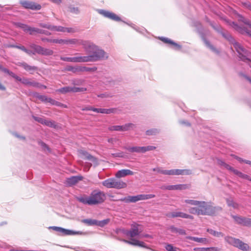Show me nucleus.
Segmentation results:
<instances>
[{
	"mask_svg": "<svg viewBox=\"0 0 251 251\" xmlns=\"http://www.w3.org/2000/svg\"><path fill=\"white\" fill-rule=\"evenodd\" d=\"M139 225L136 224L131 225V228L129 230H127L125 232L127 236H129L131 238L138 236L141 232V230L139 228Z\"/></svg>",
	"mask_w": 251,
	"mask_h": 251,
	"instance_id": "14",
	"label": "nucleus"
},
{
	"mask_svg": "<svg viewBox=\"0 0 251 251\" xmlns=\"http://www.w3.org/2000/svg\"><path fill=\"white\" fill-rule=\"evenodd\" d=\"M155 147L152 146H149L147 147H143V152L144 153L147 151H152L155 149Z\"/></svg>",
	"mask_w": 251,
	"mask_h": 251,
	"instance_id": "58",
	"label": "nucleus"
},
{
	"mask_svg": "<svg viewBox=\"0 0 251 251\" xmlns=\"http://www.w3.org/2000/svg\"><path fill=\"white\" fill-rule=\"evenodd\" d=\"M99 12L100 14H101L104 17L108 18L111 20L115 21H120L121 20V19L119 17L117 16L114 13L111 12L110 11L104 10H99Z\"/></svg>",
	"mask_w": 251,
	"mask_h": 251,
	"instance_id": "19",
	"label": "nucleus"
},
{
	"mask_svg": "<svg viewBox=\"0 0 251 251\" xmlns=\"http://www.w3.org/2000/svg\"><path fill=\"white\" fill-rule=\"evenodd\" d=\"M49 103H50L51 105H56L57 106L62 105L61 104V102L57 101L50 98H49Z\"/></svg>",
	"mask_w": 251,
	"mask_h": 251,
	"instance_id": "56",
	"label": "nucleus"
},
{
	"mask_svg": "<svg viewBox=\"0 0 251 251\" xmlns=\"http://www.w3.org/2000/svg\"><path fill=\"white\" fill-rule=\"evenodd\" d=\"M37 33L44 34L46 35H50L51 34L50 32L39 28H38Z\"/></svg>",
	"mask_w": 251,
	"mask_h": 251,
	"instance_id": "61",
	"label": "nucleus"
},
{
	"mask_svg": "<svg viewBox=\"0 0 251 251\" xmlns=\"http://www.w3.org/2000/svg\"><path fill=\"white\" fill-rule=\"evenodd\" d=\"M114 178H108L102 182V184L108 188H113Z\"/></svg>",
	"mask_w": 251,
	"mask_h": 251,
	"instance_id": "32",
	"label": "nucleus"
},
{
	"mask_svg": "<svg viewBox=\"0 0 251 251\" xmlns=\"http://www.w3.org/2000/svg\"><path fill=\"white\" fill-rule=\"evenodd\" d=\"M189 212L192 214L200 215L201 214H204L201 210H199L198 207H192L189 209Z\"/></svg>",
	"mask_w": 251,
	"mask_h": 251,
	"instance_id": "36",
	"label": "nucleus"
},
{
	"mask_svg": "<svg viewBox=\"0 0 251 251\" xmlns=\"http://www.w3.org/2000/svg\"><path fill=\"white\" fill-rule=\"evenodd\" d=\"M242 4L245 7L251 11V3L250 2H242Z\"/></svg>",
	"mask_w": 251,
	"mask_h": 251,
	"instance_id": "64",
	"label": "nucleus"
},
{
	"mask_svg": "<svg viewBox=\"0 0 251 251\" xmlns=\"http://www.w3.org/2000/svg\"><path fill=\"white\" fill-rule=\"evenodd\" d=\"M189 186L188 184H176L173 185H164L161 187V189L163 190H185L189 188Z\"/></svg>",
	"mask_w": 251,
	"mask_h": 251,
	"instance_id": "16",
	"label": "nucleus"
},
{
	"mask_svg": "<svg viewBox=\"0 0 251 251\" xmlns=\"http://www.w3.org/2000/svg\"><path fill=\"white\" fill-rule=\"evenodd\" d=\"M105 199L104 193L98 190L93 191L89 196L83 195L76 197L78 201L88 205H94L102 203Z\"/></svg>",
	"mask_w": 251,
	"mask_h": 251,
	"instance_id": "1",
	"label": "nucleus"
},
{
	"mask_svg": "<svg viewBox=\"0 0 251 251\" xmlns=\"http://www.w3.org/2000/svg\"><path fill=\"white\" fill-rule=\"evenodd\" d=\"M60 59L63 61L73 63L88 62L86 56H78L72 57L61 56Z\"/></svg>",
	"mask_w": 251,
	"mask_h": 251,
	"instance_id": "9",
	"label": "nucleus"
},
{
	"mask_svg": "<svg viewBox=\"0 0 251 251\" xmlns=\"http://www.w3.org/2000/svg\"><path fill=\"white\" fill-rule=\"evenodd\" d=\"M186 238L197 242L203 243V244H207L209 242L208 240L206 238H199L197 237L187 236Z\"/></svg>",
	"mask_w": 251,
	"mask_h": 251,
	"instance_id": "29",
	"label": "nucleus"
},
{
	"mask_svg": "<svg viewBox=\"0 0 251 251\" xmlns=\"http://www.w3.org/2000/svg\"><path fill=\"white\" fill-rule=\"evenodd\" d=\"M192 171L190 169H172L169 170V176L190 175Z\"/></svg>",
	"mask_w": 251,
	"mask_h": 251,
	"instance_id": "15",
	"label": "nucleus"
},
{
	"mask_svg": "<svg viewBox=\"0 0 251 251\" xmlns=\"http://www.w3.org/2000/svg\"><path fill=\"white\" fill-rule=\"evenodd\" d=\"M239 20L244 23L245 25H248L249 27L240 26L233 22H230L229 24L239 33L243 34H247L251 37V23L250 21L242 16H239Z\"/></svg>",
	"mask_w": 251,
	"mask_h": 251,
	"instance_id": "3",
	"label": "nucleus"
},
{
	"mask_svg": "<svg viewBox=\"0 0 251 251\" xmlns=\"http://www.w3.org/2000/svg\"><path fill=\"white\" fill-rule=\"evenodd\" d=\"M231 216L233 219L234 222L236 224L243 226H246V223L247 218L238 215H231Z\"/></svg>",
	"mask_w": 251,
	"mask_h": 251,
	"instance_id": "25",
	"label": "nucleus"
},
{
	"mask_svg": "<svg viewBox=\"0 0 251 251\" xmlns=\"http://www.w3.org/2000/svg\"><path fill=\"white\" fill-rule=\"evenodd\" d=\"M135 126L132 123L126 124L123 126H109L108 129L111 131H127Z\"/></svg>",
	"mask_w": 251,
	"mask_h": 251,
	"instance_id": "12",
	"label": "nucleus"
},
{
	"mask_svg": "<svg viewBox=\"0 0 251 251\" xmlns=\"http://www.w3.org/2000/svg\"><path fill=\"white\" fill-rule=\"evenodd\" d=\"M40 26L42 27L46 28L50 30H52V26H53L52 25L46 24H40Z\"/></svg>",
	"mask_w": 251,
	"mask_h": 251,
	"instance_id": "60",
	"label": "nucleus"
},
{
	"mask_svg": "<svg viewBox=\"0 0 251 251\" xmlns=\"http://www.w3.org/2000/svg\"><path fill=\"white\" fill-rule=\"evenodd\" d=\"M165 249L167 251H176L177 250V248L174 247L172 244L166 245Z\"/></svg>",
	"mask_w": 251,
	"mask_h": 251,
	"instance_id": "54",
	"label": "nucleus"
},
{
	"mask_svg": "<svg viewBox=\"0 0 251 251\" xmlns=\"http://www.w3.org/2000/svg\"><path fill=\"white\" fill-rule=\"evenodd\" d=\"M113 182V188L120 189L125 188L127 186L126 183L121 180L117 179L114 178Z\"/></svg>",
	"mask_w": 251,
	"mask_h": 251,
	"instance_id": "27",
	"label": "nucleus"
},
{
	"mask_svg": "<svg viewBox=\"0 0 251 251\" xmlns=\"http://www.w3.org/2000/svg\"><path fill=\"white\" fill-rule=\"evenodd\" d=\"M20 3L25 9L32 10H39L41 9V5L37 3L28 0H20Z\"/></svg>",
	"mask_w": 251,
	"mask_h": 251,
	"instance_id": "8",
	"label": "nucleus"
},
{
	"mask_svg": "<svg viewBox=\"0 0 251 251\" xmlns=\"http://www.w3.org/2000/svg\"><path fill=\"white\" fill-rule=\"evenodd\" d=\"M122 241L126 243H127V244H128L129 245H131L133 246H138V247H142V248H146V249L149 248L144 242L140 241L138 240H136V239H135L133 238H131L130 239V240H127L123 239Z\"/></svg>",
	"mask_w": 251,
	"mask_h": 251,
	"instance_id": "20",
	"label": "nucleus"
},
{
	"mask_svg": "<svg viewBox=\"0 0 251 251\" xmlns=\"http://www.w3.org/2000/svg\"><path fill=\"white\" fill-rule=\"evenodd\" d=\"M20 65L27 71H34L37 69L36 67L30 66L25 62L21 63Z\"/></svg>",
	"mask_w": 251,
	"mask_h": 251,
	"instance_id": "37",
	"label": "nucleus"
},
{
	"mask_svg": "<svg viewBox=\"0 0 251 251\" xmlns=\"http://www.w3.org/2000/svg\"><path fill=\"white\" fill-rule=\"evenodd\" d=\"M117 109L115 108H110V109H105V108H94L93 109V111L98 113H102V114H110L112 113H116Z\"/></svg>",
	"mask_w": 251,
	"mask_h": 251,
	"instance_id": "26",
	"label": "nucleus"
},
{
	"mask_svg": "<svg viewBox=\"0 0 251 251\" xmlns=\"http://www.w3.org/2000/svg\"><path fill=\"white\" fill-rule=\"evenodd\" d=\"M83 177L82 176H73L67 178L66 179V184L69 186H73L77 183L78 181L82 180Z\"/></svg>",
	"mask_w": 251,
	"mask_h": 251,
	"instance_id": "21",
	"label": "nucleus"
},
{
	"mask_svg": "<svg viewBox=\"0 0 251 251\" xmlns=\"http://www.w3.org/2000/svg\"><path fill=\"white\" fill-rule=\"evenodd\" d=\"M20 82L25 85L32 86L36 88L40 86L39 82L31 80V79L26 78H21Z\"/></svg>",
	"mask_w": 251,
	"mask_h": 251,
	"instance_id": "23",
	"label": "nucleus"
},
{
	"mask_svg": "<svg viewBox=\"0 0 251 251\" xmlns=\"http://www.w3.org/2000/svg\"><path fill=\"white\" fill-rule=\"evenodd\" d=\"M49 228L52 229L53 230L58 232L59 235L61 236L75 235L79 233V232H76L72 230L67 229L61 227L55 226H50Z\"/></svg>",
	"mask_w": 251,
	"mask_h": 251,
	"instance_id": "11",
	"label": "nucleus"
},
{
	"mask_svg": "<svg viewBox=\"0 0 251 251\" xmlns=\"http://www.w3.org/2000/svg\"><path fill=\"white\" fill-rule=\"evenodd\" d=\"M56 92L62 94H66L69 92H71L70 86H66L56 90Z\"/></svg>",
	"mask_w": 251,
	"mask_h": 251,
	"instance_id": "43",
	"label": "nucleus"
},
{
	"mask_svg": "<svg viewBox=\"0 0 251 251\" xmlns=\"http://www.w3.org/2000/svg\"><path fill=\"white\" fill-rule=\"evenodd\" d=\"M239 177L251 181V177L250 176H248L247 175L244 174L242 173L240 174Z\"/></svg>",
	"mask_w": 251,
	"mask_h": 251,
	"instance_id": "63",
	"label": "nucleus"
},
{
	"mask_svg": "<svg viewBox=\"0 0 251 251\" xmlns=\"http://www.w3.org/2000/svg\"><path fill=\"white\" fill-rule=\"evenodd\" d=\"M134 172L128 169H123L118 171L115 176L117 178H121L128 175H133Z\"/></svg>",
	"mask_w": 251,
	"mask_h": 251,
	"instance_id": "22",
	"label": "nucleus"
},
{
	"mask_svg": "<svg viewBox=\"0 0 251 251\" xmlns=\"http://www.w3.org/2000/svg\"><path fill=\"white\" fill-rule=\"evenodd\" d=\"M159 38L164 43L170 44L171 45L174 46V49L176 50H179L181 49V47L180 45H178L176 43L174 42L173 40H171L168 38L161 37H159Z\"/></svg>",
	"mask_w": 251,
	"mask_h": 251,
	"instance_id": "24",
	"label": "nucleus"
},
{
	"mask_svg": "<svg viewBox=\"0 0 251 251\" xmlns=\"http://www.w3.org/2000/svg\"><path fill=\"white\" fill-rule=\"evenodd\" d=\"M125 149L131 152L143 153V147H125Z\"/></svg>",
	"mask_w": 251,
	"mask_h": 251,
	"instance_id": "33",
	"label": "nucleus"
},
{
	"mask_svg": "<svg viewBox=\"0 0 251 251\" xmlns=\"http://www.w3.org/2000/svg\"><path fill=\"white\" fill-rule=\"evenodd\" d=\"M111 155L112 156L115 157L125 158L126 157L125 153L122 151L112 153Z\"/></svg>",
	"mask_w": 251,
	"mask_h": 251,
	"instance_id": "53",
	"label": "nucleus"
},
{
	"mask_svg": "<svg viewBox=\"0 0 251 251\" xmlns=\"http://www.w3.org/2000/svg\"><path fill=\"white\" fill-rule=\"evenodd\" d=\"M146 133L147 135H155L159 133V130L156 128H152L147 130Z\"/></svg>",
	"mask_w": 251,
	"mask_h": 251,
	"instance_id": "45",
	"label": "nucleus"
},
{
	"mask_svg": "<svg viewBox=\"0 0 251 251\" xmlns=\"http://www.w3.org/2000/svg\"><path fill=\"white\" fill-rule=\"evenodd\" d=\"M83 40H78L77 39H66V44H76L81 45V42Z\"/></svg>",
	"mask_w": 251,
	"mask_h": 251,
	"instance_id": "40",
	"label": "nucleus"
},
{
	"mask_svg": "<svg viewBox=\"0 0 251 251\" xmlns=\"http://www.w3.org/2000/svg\"><path fill=\"white\" fill-rule=\"evenodd\" d=\"M79 155L84 159H86L88 160L92 161L95 165H98V160L97 159L90 154L87 151L83 150H80L78 151Z\"/></svg>",
	"mask_w": 251,
	"mask_h": 251,
	"instance_id": "17",
	"label": "nucleus"
},
{
	"mask_svg": "<svg viewBox=\"0 0 251 251\" xmlns=\"http://www.w3.org/2000/svg\"><path fill=\"white\" fill-rule=\"evenodd\" d=\"M65 27L62 26H52V31H56L65 32Z\"/></svg>",
	"mask_w": 251,
	"mask_h": 251,
	"instance_id": "50",
	"label": "nucleus"
},
{
	"mask_svg": "<svg viewBox=\"0 0 251 251\" xmlns=\"http://www.w3.org/2000/svg\"><path fill=\"white\" fill-rule=\"evenodd\" d=\"M184 202L186 203L195 206H197V204H198L200 203L199 201L193 200H185L184 201Z\"/></svg>",
	"mask_w": 251,
	"mask_h": 251,
	"instance_id": "49",
	"label": "nucleus"
},
{
	"mask_svg": "<svg viewBox=\"0 0 251 251\" xmlns=\"http://www.w3.org/2000/svg\"><path fill=\"white\" fill-rule=\"evenodd\" d=\"M17 26L22 28L24 31H25L26 27H27V25H25L21 23H17L16 24Z\"/></svg>",
	"mask_w": 251,
	"mask_h": 251,
	"instance_id": "62",
	"label": "nucleus"
},
{
	"mask_svg": "<svg viewBox=\"0 0 251 251\" xmlns=\"http://www.w3.org/2000/svg\"><path fill=\"white\" fill-rule=\"evenodd\" d=\"M199 202L197 204L198 209L204 213L201 214V215H213L217 211L222 210L221 207L213 206L205 201H199Z\"/></svg>",
	"mask_w": 251,
	"mask_h": 251,
	"instance_id": "4",
	"label": "nucleus"
},
{
	"mask_svg": "<svg viewBox=\"0 0 251 251\" xmlns=\"http://www.w3.org/2000/svg\"><path fill=\"white\" fill-rule=\"evenodd\" d=\"M34 96L41 100L42 101L45 102H49V98L47 97L45 95H40L39 94L37 93H35L34 94Z\"/></svg>",
	"mask_w": 251,
	"mask_h": 251,
	"instance_id": "35",
	"label": "nucleus"
},
{
	"mask_svg": "<svg viewBox=\"0 0 251 251\" xmlns=\"http://www.w3.org/2000/svg\"><path fill=\"white\" fill-rule=\"evenodd\" d=\"M71 92H83L86 91V88L83 87H70Z\"/></svg>",
	"mask_w": 251,
	"mask_h": 251,
	"instance_id": "42",
	"label": "nucleus"
},
{
	"mask_svg": "<svg viewBox=\"0 0 251 251\" xmlns=\"http://www.w3.org/2000/svg\"><path fill=\"white\" fill-rule=\"evenodd\" d=\"M79 69H80V67H73L71 66H68L67 68V70L68 71H71L73 73H76V72H80Z\"/></svg>",
	"mask_w": 251,
	"mask_h": 251,
	"instance_id": "51",
	"label": "nucleus"
},
{
	"mask_svg": "<svg viewBox=\"0 0 251 251\" xmlns=\"http://www.w3.org/2000/svg\"><path fill=\"white\" fill-rule=\"evenodd\" d=\"M166 216L169 218H174L180 217L184 219H189L193 220L194 217L191 215L183 213L180 211H174L168 213Z\"/></svg>",
	"mask_w": 251,
	"mask_h": 251,
	"instance_id": "13",
	"label": "nucleus"
},
{
	"mask_svg": "<svg viewBox=\"0 0 251 251\" xmlns=\"http://www.w3.org/2000/svg\"><path fill=\"white\" fill-rule=\"evenodd\" d=\"M82 223L88 225V226H94L96 225L97 223V220L91 219H85L81 221Z\"/></svg>",
	"mask_w": 251,
	"mask_h": 251,
	"instance_id": "38",
	"label": "nucleus"
},
{
	"mask_svg": "<svg viewBox=\"0 0 251 251\" xmlns=\"http://www.w3.org/2000/svg\"><path fill=\"white\" fill-rule=\"evenodd\" d=\"M223 35L233 45L236 51L238 54L239 58L248 63L251 67V52L250 50L245 49L241 44L237 42L229 34L223 33Z\"/></svg>",
	"mask_w": 251,
	"mask_h": 251,
	"instance_id": "2",
	"label": "nucleus"
},
{
	"mask_svg": "<svg viewBox=\"0 0 251 251\" xmlns=\"http://www.w3.org/2000/svg\"><path fill=\"white\" fill-rule=\"evenodd\" d=\"M109 219H104L101 221L97 220L96 226H98L100 227H103L109 222Z\"/></svg>",
	"mask_w": 251,
	"mask_h": 251,
	"instance_id": "44",
	"label": "nucleus"
},
{
	"mask_svg": "<svg viewBox=\"0 0 251 251\" xmlns=\"http://www.w3.org/2000/svg\"><path fill=\"white\" fill-rule=\"evenodd\" d=\"M169 230L172 232L174 233H178L180 235H186V231L180 228H178L175 227L174 226H172L169 227Z\"/></svg>",
	"mask_w": 251,
	"mask_h": 251,
	"instance_id": "31",
	"label": "nucleus"
},
{
	"mask_svg": "<svg viewBox=\"0 0 251 251\" xmlns=\"http://www.w3.org/2000/svg\"><path fill=\"white\" fill-rule=\"evenodd\" d=\"M52 43L60 44H66V39H54L52 41Z\"/></svg>",
	"mask_w": 251,
	"mask_h": 251,
	"instance_id": "55",
	"label": "nucleus"
},
{
	"mask_svg": "<svg viewBox=\"0 0 251 251\" xmlns=\"http://www.w3.org/2000/svg\"><path fill=\"white\" fill-rule=\"evenodd\" d=\"M195 251H221V249L217 247H212L208 248H195Z\"/></svg>",
	"mask_w": 251,
	"mask_h": 251,
	"instance_id": "30",
	"label": "nucleus"
},
{
	"mask_svg": "<svg viewBox=\"0 0 251 251\" xmlns=\"http://www.w3.org/2000/svg\"><path fill=\"white\" fill-rule=\"evenodd\" d=\"M153 171H156L159 173L161 174H163L165 175H169V170H163L159 168H156L153 169Z\"/></svg>",
	"mask_w": 251,
	"mask_h": 251,
	"instance_id": "48",
	"label": "nucleus"
},
{
	"mask_svg": "<svg viewBox=\"0 0 251 251\" xmlns=\"http://www.w3.org/2000/svg\"><path fill=\"white\" fill-rule=\"evenodd\" d=\"M119 201H124L126 203H129V202H135L136 201H138V197L137 196H128L127 197H124L121 198L119 199Z\"/></svg>",
	"mask_w": 251,
	"mask_h": 251,
	"instance_id": "28",
	"label": "nucleus"
},
{
	"mask_svg": "<svg viewBox=\"0 0 251 251\" xmlns=\"http://www.w3.org/2000/svg\"><path fill=\"white\" fill-rule=\"evenodd\" d=\"M81 45L83 46L85 51L89 54H92L97 49V46L93 43L87 40H82Z\"/></svg>",
	"mask_w": 251,
	"mask_h": 251,
	"instance_id": "10",
	"label": "nucleus"
},
{
	"mask_svg": "<svg viewBox=\"0 0 251 251\" xmlns=\"http://www.w3.org/2000/svg\"><path fill=\"white\" fill-rule=\"evenodd\" d=\"M69 11L72 13L75 14H78L80 13V10L77 7H74L72 5H70L68 7Z\"/></svg>",
	"mask_w": 251,
	"mask_h": 251,
	"instance_id": "46",
	"label": "nucleus"
},
{
	"mask_svg": "<svg viewBox=\"0 0 251 251\" xmlns=\"http://www.w3.org/2000/svg\"><path fill=\"white\" fill-rule=\"evenodd\" d=\"M32 118L34 120L38 122V123L46 125L49 127H54L55 128L56 127V125L55 123L53 121L47 120L44 118L41 117H38L34 116H32Z\"/></svg>",
	"mask_w": 251,
	"mask_h": 251,
	"instance_id": "18",
	"label": "nucleus"
},
{
	"mask_svg": "<svg viewBox=\"0 0 251 251\" xmlns=\"http://www.w3.org/2000/svg\"><path fill=\"white\" fill-rule=\"evenodd\" d=\"M225 240L228 244L243 251H249L250 249V247L247 244L244 243L239 239L227 236L225 237Z\"/></svg>",
	"mask_w": 251,
	"mask_h": 251,
	"instance_id": "5",
	"label": "nucleus"
},
{
	"mask_svg": "<svg viewBox=\"0 0 251 251\" xmlns=\"http://www.w3.org/2000/svg\"><path fill=\"white\" fill-rule=\"evenodd\" d=\"M204 43L205 44L206 46L207 47L210 48L212 51H213L214 52H217V50H216V49L212 45H211L210 44L209 41H208L207 40L204 39Z\"/></svg>",
	"mask_w": 251,
	"mask_h": 251,
	"instance_id": "57",
	"label": "nucleus"
},
{
	"mask_svg": "<svg viewBox=\"0 0 251 251\" xmlns=\"http://www.w3.org/2000/svg\"><path fill=\"white\" fill-rule=\"evenodd\" d=\"M38 28L29 26L27 25V27L25 30V32L29 33L30 35H33L35 33H37Z\"/></svg>",
	"mask_w": 251,
	"mask_h": 251,
	"instance_id": "41",
	"label": "nucleus"
},
{
	"mask_svg": "<svg viewBox=\"0 0 251 251\" xmlns=\"http://www.w3.org/2000/svg\"><path fill=\"white\" fill-rule=\"evenodd\" d=\"M87 61L95 62L100 60L107 59L108 57L107 53L97 47V49L89 55H86Z\"/></svg>",
	"mask_w": 251,
	"mask_h": 251,
	"instance_id": "6",
	"label": "nucleus"
},
{
	"mask_svg": "<svg viewBox=\"0 0 251 251\" xmlns=\"http://www.w3.org/2000/svg\"><path fill=\"white\" fill-rule=\"evenodd\" d=\"M207 231L215 237H220L224 236V234L223 233L215 231L212 229L207 228Z\"/></svg>",
	"mask_w": 251,
	"mask_h": 251,
	"instance_id": "39",
	"label": "nucleus"
},
{
	"mask_svg": "<svg viewBox=\"0 0 251 251\" xmlns=\"http://www.w3.org/2000/svg\"><path fill=\"white\" fill-rule=\"evenodd\" d=\"M97 70L95 67L89 68L86 67H80V72H95Z\"/></svg>",
	"mask_w": 251,
	"mask_h": 251,
	"instance_id": "47",
	"label": "nucleus"
},
{
	"mask_svg": "<svg viewBox=\"0 0 251 251\" xmlns=\"http://www.w3.org/2000/svg\"><path fill=\"white\" fill-rule=\"evenodd\" d=\"M218 164L220 165L221 166H223L224 168H226V169H230V166L226 163L225 162H224L223 160L221 159H218Z\"/></svg>",
	"mask_w": 251,
	"mask_h": 251,
	"instance_id": "52",
	"label": "nucleus"
},
{
	"mask_svg": "<svg viewBox=\"0 0 251 251\" xmlns=\"http://www.w3.org/2000/svg\"><path fill=\"white\" fill-rule=\"evenodd\" d=\"M30 48L33 50H35L37 53L45 55L50 56L53 53V51L50 49L43 48L39 45H37L34 44H32L29 46Z\"/></svg>",
	"mask_w": 251,
	"mask_h": 251,
	"instance_id": "7",
	"label": "nucleus"
},
{
	"mask_svg": "<svg viewBox=\"0 0 251 251\" xmlns=\"http://www.w3.org/2000/svg\"><path fill=\"white\" fill-rule=\"evenodd\" d=\"M7 74H8L9 75L16 79L17 80L20 81L21 80V78H20L19 76L15 75L14 73H13L11 71H9Z\"/></svg>",
	"mask_w": 251,
	"mask_h": 251,
	"instance_id": "59",
	"label": "nucleus"
},
{
	"mask_svg": "<svg viewBox=\"0 0 251 251\" xmlns=\"http://www.w3.org/2000/svg\"><path fill=\"white\" fill-rule=\"evenodd\" d=\"M226 201L229 207H232L235 209H238L239 207V204L235 202L231 198L226 199Z\"/></svg>",
	"mask_w": 251,
	"mask_h": 251,
	"instance_id": "34",
	"label": "nucleus"
}]
</instances>
